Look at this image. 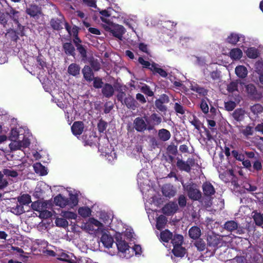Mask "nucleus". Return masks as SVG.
<instances>
[{
  "mask_svg": "<svg viewBox=\"0 0 263 263\" xmlns=\"http://www.w3.org/2000/svg\"><path fill=\"white\" fill-rule=\"evenodd\" d=\"M9 138L11 141L9 144L11 151L21 150L28 147L30 144L29 139L24 135V130L21 127L13 128Z\"/></svg>",
  "mask_w": 263,
  "mask_h": 263,
  "instance_id": "f257e3e1",
  "label": "nucleus"
},
{
  "mask_svg": "<svg viewBox=\"0 0 263 263\" xmlns=\"http://www.w3.org/2000/svg\"><path fill=\"white\" fill-rule=\"evenodd\" d=\"M55 204L61 208L68 206L70 208H73L78 203V198L77 195L70 194L69 199L59 194L54 198Z\"/></svg>",
  "mask_w": 263,
  "mask_h": 263,
  "instance_id": "f03ea898",
  "label": "nucleus"
},
{
  "mask_svg": "<svg viewBox=\"0 0 263 263\" xmlns=\"http://www.w3.org/2000/svg\"><path fill=\"white\" fill-rule=\"evenodd\" d=\"M116 245L120 252V256L126 258H130L133 254L130 253L129 247L124 239H122V235L119 233H116L115 235Z\"/></svg>",
  "mask_w": 263,
  "mask_h": 263,
  "instance_id": "7ed1b4c3",
  "label": "nucleus"
},
{
  "mask_svg": "<svg viewBox=\"0 0 263 263\" xmlns=\"http://www.w3.org/2000/svg\"><path fill=\"white\" fill-rule=\"evenodd\" d=\"M83 228L89 234H95L97 231L103 232L104 226L101 222L94 218H90L84 224Z\"/></svg>",
  "mask_w": 263,
  "mask_h": 263,
  "instance_id": "20e7f679",
  "label": "nucleus"
},
{
  "mask_svg": "<svg viewBox=\"0 0 263 263\" xmlns=\"http://www.w3.org/2000/svg\"><path fill=\"white\" fill-rule=\"evenodd\" d=\"M137 182L143 193L150 189L149 181L147 175L144 171H140L138 174Z\"/></svg>",
  "mask_w": 263,
  "mask_h": 263,
  "instance_id": "39448f33",
  "label": "nucleus"
},
{
  "mask_svg": "<svg viewBox=\"0 0 263 263\" xmlns=\"http://www.w3.org/2000/svg\"><path fill=\"white\" fill-rule=\"evenodd\" d=\"M105 29L106 31L111 32L114 36L120 40H122V36L125 32V29L123 26L118 24H115L112 22L109 29Z\"/></svg>",
  "mask_w": 263,
  "mask_h": 263,
  "instance_id": "423d86ee",
  "label": "nucleus"
},
{
  "mask_svg": "<svg viewBox=\"0 0 263 263\" xmlns=\"http://www.w3.org/2000/svg\"><path fill=\"white\" fill-rule=\"evenodd\" d=\"M185 190L187 192L189 197L194 200H198L201 197V193L194 185H183Z\"/></svg>",
  "mask_w": 263,
  "mask_h": 263,
  "instance_id": "0eeeda50",
  "label": "nucleus"
},
{
  "mask_svg": "<svg viewBox=\"0 0 263 263\" xmlns=\"http://www.w3.org/2000/svg\"><path fill=\"white\" fill-rule=\"evenodd\" d=\"M100 19L102 21V25L104 29H109L111 23L110 19V12L109 10H103L100 11Z\"/></svg>",
  "mask_w": 263,
  "mask_h": 263,
  "instance_id": "6e6552de",
  "label": "nucleus"
},
{
  "mask_svg": "<svg viewBox=\"0 0 263 263\" xmlns=\"http://www.w3.org/2000/svg\"><path fill=\"white\" fill-rule=\"evenodd\" d=\"M207 241L209 246L214 248L221 247L223 243V241L220 236L214 234L208 235Z\"/></svg>",
  "mask_w": 263,
  "mask_h": 263,
  "instance_id": "1a4fd4ad",
  "label": "nucleus"
},
{
  "mask_svg": "<svg viewBox=\"0 0 263 263\" xmlns=\"http://www.w3.org/2000/svg\"><path fill=\"white\" fill-rule=\"evenodd\" d=\"M245 83L240 80H236L231 82L227 86V90L230 92H233L235 91L238 92L242 91Z\"/></svg>",
  "mask_w": 263,
  "mask_h": 263,
  "instance_id": "9d476101",
  "label": "nucleus"
},
{
  "mask_svg": "<svg viewBox=\"0 0 263 263\" xmlns=\"http://www.w3.org/2000/svg\"><path fill=\"white\" fill-rule=\"evenodd\" d=\"M103 229L102 235L101 237V241L104 247L106 248H110L114 242L112 237L108 232L104 231Z\"/></svg>",
  "mask_w": 263,
  "mask_h": 263,
  "instance_id": "9b49d317",
  "label": "nucleus"
},
{
  "mask_svg": "<svg viewBox=\"0 0 263 263\" xmlns=\"http://www.w3.org/2000/svg\"><path fill=\"white\" fill-rule=\"evenodd\" d=\"M245 37L243 35L236 33H231L226 39L227 42L232 44L236 45L238 42H245Z\"/></svg>",
  "mask_w": 263,
  "mask_h": 263,
  "instance_id": "f8f14e48",
  "label": "nucleus"
},
{
  "mask_svg": "<svg viewBox=\"0 0 263 263\" xmlns=\"http://www.w3.org/2000/svg\"><path fill=\"white\" fill-rule=\"evenodd\" d=\"M177 210V204L174 202H170L166 204L162 209L163 213L167 215L175 213Z\"/></svg>",
  "mask_w": 263,
  "mask_h": 263,
  "instance_id": "ddd939ff",
  "label": "nucleus"
},
{
  "mask_svg": "<svg viewBox=\"0 0 263 263\" xmlns=\"http://www.w3.org/2000/svg\"><path fill=\"white\" fill-rule=\"evenodd\" d=\"M50 205L49 202L47 201H37L31 204V207L33 210L40 212L42 210H43L44 208H48V206H50Z\"/></svg>",
  "mask_w": 263,
  "mask_h": 263,
  "instance_id": "4468645a",
  "label": "nucleus"
},
{
  "mask_svg": "<svg viewBox=\"0 0 263 263\" xmlns=\"http://www.w3.org/2000/svg\"><path fill=\"white\" fill-rule=\"evenodd\" d=\"M235 72L238 78L243 79L247 77L248 71L246 66L243 65H238L236 67Z\"/></svg>",
  "mask_w": 263,
  "mask_h": 263,
  "instance_id": "2eb2a0df",
  "label": "nucleus"
},
{
  "mask_svg": "<svg viewBox=\"0 0 263 263\" xmlns=\"http://www.w3.org/2000/svg\"><path fill=\"white\" fill-rule=\"evenodd\" d=\"M83 129L84 125L82 122H75L71 126L72 132L76 136L81 135Z\"/></svg>",
  "mask_w": 263,
  "mask_h": 263,
  "instance_id": "dca6fc26",
  "label": "nucleus"
},
{
  "mask_svg": "<svg viewBox=\"0 0 263 263\" xmlns=\"http://www.w3.org/2000/svg\"><path fill=\"white\" fill-rule=\"evenodd\" d=\"M135 129L139 132H142L146 129V124L144 120L141 118H137L134 121Z\"/></svg>",
  "mask_w": 263,
  "mask_h": 263,
  "instance_id": "f3484780",
  "label": "nucleus"
},
{
  "mask_svg": "<svg viewBox=\"0 0 263 263\" xmlns=\"http://www.w3.org/2000/svg\"><path fill=\"white\" fill-rule=\"evenodd\" d=\"M242 51L238 48H234L229 52V57L233 60H238L242 57Z\"/></svg>",
  "mask_w": 263,
  "mask_h": 263,
  "instance_id": "a211bd4d",
  "label": "nucleus"
},
{
  "mask_svg": "<svg viewBox=\"0 0 263 263\" xmlns=\"http://www.w3.org/2000/svg\"><path fill=\"white\" fill-rule=\"evenodd\" d=\"M115 89L111 85L105 84L102 87V92L103 95L107 97L110 98L114 93Z\"/></svg>",
  "mask_w": 263,
  "mask_h": 263,
  "instance_id": "6ab92c4d",
  "label": "nucleus"
},
{
  "mask_svg": "<svg viewBox=\"0 0 263 263\" xmlns=\"http://www.w3.org/2000/svg\"><path fill=\"white\" fill-rule=\"evenodd\" d=\"M240 133L242 134L243 136L248 139L249 137L252 136L254 133V127L250 125L242 126L239 129Z\"/></svg>",
  "mask_w": 263,
  "mask_h": 263,
  "instance_id": "aec40b11",
  "label": "nucleus"
},
{
  "mask_svg": "<svg viewBox=\"0 0 263 263\" xmlns=\"http://www.w3.org/2000/svg\"><path fill=\"white\" fill-rule=\"evenodd\" d=\"M158 136L161 141H166L170 139L171 134L167 129L162 128L159 130Z\"/></svg>",
  "mask_w": 263,
  "mask_h": 263,
  "instance_id": "412c9836",
  "label": "nucleus"
},
{
  "mask_svg": "<svg viewBox=\"0 0 263 263\" xmlns=\"http://www.w3.org/2000/svg\"><path fill=\"white\" fill-rule=\"evenodd\" d=\"M149 69L154 73H158L160 76L162 77H166L167 76V72L161 68L159 66L155 63H152L151 67H149Z\"/></svg>",
  "mask_w": 263,
  "mask_h": 263,
  "instance_id": "4be33fe9",
  "label": "nucleus"
},
{
  "mask_svg": "<svg viewBox=\"0 0 263 263\" xmlns=\"http://www.w3.org/2000/svg\"><path fill=\"white\" fill-rule=\"evenodd\" d=\"M245 52L247 57L250 59H256L259 54L258 50L255 47H249Z\"/></svg>",
  "mask_w": 263,
  "mask_h": 263,
  "instance_id": "5701e85b",
  "label": "nucleus"
},
{
  "mask_svg": "<svg viewBox=\"0 0 263 263\" xmlns=\"http://www.w3.org/2000/svg\"><path fill=\"white\" fill-rule=\"evenodd\" d=\"M26 13L32 17H35L40 14V8L35 5H31L26 9Z\"/></svg>",
  "mask_w": 263,
  "mask_h": 263,
  "instance_id": "b1692460",
  "label": "nucleus"
},
{
  "mask_svg": "<svg viewBox=\"0 0 263 263\" xmlns=\"http://www.w3.org/2000/svg\"><path fill=\"white\" fill-rule=\"evenodd\" d=\"M202 189L204 194L206 196H211L214 195L215 191L213 185L210 183H205L202 185Z\"/></svg>",
  "mask_w": 263,
  "mask_h": 263,
  "instance_id": "393cba45",
  "label": "nucleus"
},
{
  "mask_svg": "<svg viewBox=\"0 0 263 263\" xmlns=\"http://www.w3.org/2000/svg\"><path fill=\"white\" fill-rule=\"evenodd\" d=\"M6 14L9 15L13 21L18 23V19L19 17V12L15 10L12 7L8 8L6 10Z\"/></svg>",
  "mask_w": 263,
  "mask_h": 263,
  "instance_id": "a878e982",
  "label": "nucleus"
},
{
  "mask_svg": "<svg viewBox=\"0 0 263 263\" xmlns=\"http://www.w3.org/2000/svg\"><path fill=\"white\" fill-rule=\"evenodd\" d=\"M255 71L259 74V81L261 83L263 84V62L258 61L255 63Z\"/></svg>",
  "mask_w": 263,
  "mask_h": 263,
  "instance_id": "bb28decb",
  "label": "nucleus"
},
{
  "mask_svg": "<svg viewBox=\"0 0 263 263\" xmlns=\"http://www.w3.org/2000/svg\"><path fill=\"white\" fill-rule=\"evenodd\" d=\"M189 234L191 238L196 239L200 236L201 231L199 228L197 227H193L190 229Z\"/></svg>",
  "mask_w": 263,
  "mask_h": 263,
  "instance_id": "cd10ccee",
  "label": "nucleus"
},
{
  "mask_svg": "<svg viewBox=\"0 0 263 263\" xmlns=\"http://www.w3.org/2000/svg\"><path fill=\"white\" fill-rule=\"evenodd\" d=\"M177 166L180 170L187 172L191 170V166L189 161L185 162L182 160H178L177 162Z\"/></svg>",
  "mask_w": 263,
  "mask_h": 263,
  "instance_id": "c85d7f7f",
  "label": "nucleus"
},
{
  "mask_svg": "<svg viewBox=\"0 0 263 263\" xmlns=\"http://www.w3.org/2000/svg\"><path fill=\"white\" fill-rule=\"evenodd\" d=\"M80 66L75 64H71L68 68V73L73 76H76L80 73Z\"/></svg>",
  "mask_w": 263,
  "mask_h": 263,
  "instance_id": "c756f323",
  "label": "nucleus"
},
{
  "mask_svg": "<svg viewBox=\"0 0 263 263\" xmlns=\"http://www.w3.org/2000/svg\"><path fill=\"white\" fill-rule=\"evenodd\" d=\"M34 171L40 175H46L47 174V170L45 166L40 163H36L33 165Z\"/></svg>",
  "mask_w": 263,
  "mask_h": 263,
  "instance_id": "7c9ffc66",
  "label": "nucleus"
},
{
  "mask_svg": "<svg viewBox=\"0 0 263 263\" xmlns=\"http://www.w3.org/2000/svg\"><path fill=\"white\" fill-rule=\"evenodd\" d=\"M84 78L87 81H91L93 77L92 71L88 66H84L82 70Z\"/></svg>",
  "mask_w": 263,
  "mask_h": 263,
  "instance_id": "2f4dec72",
  "label": "nucleus"
},
{
  "mask_svg": "<svg viewBox=\"0 0 263 263\" xmlns=\"http://www.w3.org/2000/svg\"><path fill=\"white\" fill-rule=\"evenodd\" d=\"M116 233H119L120 235H122V239H126L127 240H130L132 239V238L134 236V232L131 228H127L126 229L125 231L124 232H122L121 233L120 232H117Z\"/></svg>",
  "mask_w": 263,
  "mask_h": 263,
  "instance_id": "473e14b6",
  "label": "nucleus"
},
{
  "mask_svg": "<svg viewBox=\"0 0 263 263\" xmlns=\"http://www.w3.org/2000/svg\"><path fill=\"white\" fill-rule=\"evenodd\" d=\"M91 212V210L88 206L80 207L78 209L79 214L84 218L89 217Z\"/></svg>",
  "mask_w": 263,
  "mask_h": 263,
  "instance_id": "72a5a7b5",
  "label": "nucleus"
},
{
  "mask_svg": "<svg viewBox=\"0 0 263 263\" xmlns=\"http://www.w3.org/2000/svg\"><path fill=\"white\" fill-rule=\"evenodd\" d=\"M163 194L168 197H173L175 195V191L173 190V187L170 185H166L162 188Z\"/></svg>",
  "mask_w": 263,
  "mask_h": 263,
  "instance_id": "f704fd0d",
  "label": "nucleus"
},
{
  "mask_svg": "<svg viewBox=\"0 0 263 263\" xmlns=\"http://www.w3.org/2000/svg\"><path fill=\"white\" fill-rule=\"evenodd\" d=\"M172 252L175 256L182 257L185 254V249L181 245L177 246L173 248Z\"/></svg>",
  "mask_w": 263,
  "mask_h": 263,
  "instance_id": "c9c22d12",
  "label": "nucleus"
},
{
  "mask_svg": "<svg viewBox=\"0 0 263 263\" xmlns=\"http://www.w3.org/2000/svg\"><path fill=\"white\" fill-rule=\"evenodd\" d=\"M191 89L194 91H195L199 95L204 96L206 94V90L203 87H200L196 84H191L190 86Z\"/></svg>",
  "mask_w": 263,
  "mask_h": 263,
  "instance_id": "e433bc0d",
  "label": "nucleus"
},
{
  "mask_svg": "<svg viewBox=\"0 0 263 263\" xmlns=\"http://www.w3.org/2000/svg\"><path fill=\"white\" fill-rule=\"evenodd\" d=\"M167 221L166 217L163 215H160L157 219L156 228L158 230L163 229Z\"/></svg>",
  "mask_w": 263,
  "mask_h": 263,
  "instance_id": "4c0bfd02",
  "label": "nucleus"
},
{
  "mask_svg": "<svg viewBox=\"0 0 263 263\" xmlns=\"http://www.w3.org/2000/svg\"><path fill=\"white\" fill-rule=\"evenodd\" d=\"M172 233L166 230L160 233V239L164 242H167L172 238Z\"/></svg>",
  "mask_w": 263,
  "mask_h": 263,
  "instance_id": "58836bf2",
  "label": "nucleus"
},
{
  "mask_svg": "<svg viewBox=\"0 0 263 263\" xmlns=\"http://www.w3.org/2000/svg\"><path fill=\"white\" fill-rule=\"evenodd\" d=\"M224 228L229 231H233L238 228V224L234 221H228L224 224Z\"/></svg>",
  "mask_w": 263,
  "mask_h": 263,
  "instance_id": "ea45409f",
  "label": "nucleus"
},
{
  "mask_svg": "<svg viewBox=\"0 0 263 263\" xmlns=\"http://www.w3.org/2000/svg\"><path fill=\"white\" fill-rule=\"evenodd\" d=\"M183 237L181 235H175L172 238V243L174 248L177 246H181L183 242Z\"/></svg>",
  "mask_w": 263,
  "mask_h": 263,
  "instance_id": "a19ab883",
  "label": "nucleus"
},
{
  "mask_svg": "<svg viewBox=\"0 0 263 263\" xmlns=\"http://www.w3.org/2000/svg\"><path fill=\"white\" fill-rule=\"evenodd\" d=\"M253 214L252 217L255 224L258 226H261L263 223V218L261 214L256 212H253Z\"/></svg>",
  "mask_w": 263,
  "mask_h": 263,
  "instance_id": "79ce46f5",
  "label": "nucleus"
},
{
  "mask_svg": "<svg viewBox=\"0 0 263 263\" xmlns=\"http://www.w3.org/2000/svg\"><path fill=\"white\" fill-rule=\"evenodd\" d=\"M245 115V111L241 109H237L233 113V116L234 118L238 121H241L243 119Z\"/></svg>",
  "mask_w": 263,
  "mask_h": 263,
  "instance_id": "37998d69",
  "label": "nucleus"
},
{
  "mask_svg": "<svg viewBox=\"0 0 263 263\" xmlns=\"http://www.w3.org/2000/svg\"><path fill=\"white\" fill-rule=\"evenodd\" d=\"M65 28L70 36H76L78 35V28L77 26L71 27L66 23Z\"/></svg>",
  "mask_w": 263,
  "mask_h": 263,
  "instance_id": "c03bdc74",
  "label": "nucleus"
},
{
  "mask_svg": "<svg viewBox=\"0 0 263 263\" xmlns=\"http://www.w3.org/2000/svg\"><path fill=\"white\" fill-rule=\"evenodd\" d=\"M18 201L21 205L28 204L31 202V197L28 194H24L18 198Z\"/></svg>",
  "mask_w": 263,
  "mask_h": 263,
  "instance_id": "a18cd8bd",
  "label": "nucleus"
},
{
  "mask_svg": "<svg viewBox=\"0 0 263 263\" xmlns=\"http://www.w3.org/2000/svg\"><path fill=\"white\" fill-rule=\"evenodd\" d=\"M63 48L66 54L73 55L74 53V48L71 43H65L63 45Z\"/></svg>",
  "mask_w": 263,
  "mask_h": 263,
  "instance_id": "49530a36",
  "label": "nucleus"
},
{
  "mask_svg": "<svg viewBox=\"0 0 263 263\" xmlns=\"http://www.w3.org/2000/svg\"><path fill=\"white\" fill-rule=\"evenodd\" d=\"M10 211L15 215H21L24 212V207L21 204H17L16 206L11 208Z\"/></svg>",
  "mask_w": 263,
  "mask_h": 263,
  "instance_id": "de8ad7c7",
  "label": "nucleus"
},
{
  "mask_svg": "<svg viewBox=\"0 0 263 263\" xmlns=\"http://www.w3.org/2000/svg\"><path fill=\"white\" fill-rule=\"evenodd\" d=\"M62 21L60 19H52L50 25L54 29L59 30L62 28Z\"/></svg>",
  "mask_w": 263,
  "mask_h": 263,
  "instance_id": "09e8293b",
  "label": "nucleus"
},
{
  "mask_svg": "<svg viewBox=\"0 0 263 263\" xmlns=\"http://www.w3.org/2000/svg\"><path fill=\"white\" fill-rule=\"evenodd\" d=\"M45 185H46V184L44 182H41V183H38V184L37 185V186L35 188V190L33 194V195L34 196L36 197L37 198H40L41 194L43 192V191H42L41 188V187H43Z\"/></svg>",
  "mask_w": 263,
  "mask_h": 263,
  "instance_id": "8fccbe9b",
  "label": "nucleus"
},
{
  "mask_svg": "<svg viewBox=\"0 0 263 263\" xmlns=\"http://www.w3.org/2000/svg\"><path fill=\"white\" fill-rule=\"evenodd\" d=\"M62 214L64 218L68 219H76L77 217V214L72 212L63 211Z\"/></svg>",
  "mask_w": 263,
  "mask_h": 263,
  "instance_id": "3c124183",
  "label": "nucleus"
},
{
  "mask_svg": "<svg viewBox=\"0 0 263 263\" xmlns=\"http://www.w3.org/2000/svg\"><path fill=\"white\" fill-rule=\"evenodd\" d=\"M124 103L128 108L134 109L136 107L135 101L132 97L126 98L124 100Z\"/></svg>",
  "mask_w": 263,
  "mask_h": 263,
  "instance_id": "603ef678",
  "label": "nucleus"
},
{
  "mask_svg": "<svg viewBox=\"0 0 263 263\" xmlns=\"http://www.w3.org/2000/svg\"><path fill=\"white\" fill-rule=\"evenodd\" d=\"M55 222L57 226L61 227H66L68 225V223L65 218H57Z\"/></svg>",
  "mask_w": 263,
  "mask_h": 263,
  "instance_id": "864d4df0",
  "label": "nucleus"
},
{
  "mask_svg": "<svg viewBox=\"0 0 263 263\" xmlns=\"http://www.w3.org/2000/svg\"><path fill=\"white\" fill-rule=\"evenodd\" d=\"M47 208H44L43 210H42L40 212L39 217L41 218L46 219L52 216V213L51 212L47 210Z\"/></svg>",
  "mask_w": 263,
  "mask_h": 263,
  "instance_id": "5fc2aeb1",
  "label": "nucleus"
},
{
  "mask_svg": "<svg viewBox=\"0 0 263 263\" xmlns=\"http://www.w3.org/2000/svg\"><path fill=\"white\" fill-rule=\"evenodd\" d=\"M130 253L134 255H140L141 253V247L139 245H135L133 247H130Z\"/></svg>",
  "mask_w": 263,
  "mask_h": 263,
  "instance_id": "6e6d98bb",
  "label": "nucleus"
},
{
  "mask_svg": "<svg viewBox=\"0 0 263 263\" xmlns=\"http://www.w3.org/2000/svg\"><path fill=\"white\" fill-rule=\"evenodd\" d=\"M251 110L254 114H258L263 111V107L261 105L256 104L251 107Z\"/></svg>",
  "mask_w": 263,
  "mask_h": 263,
  "instance_id": "4d7b16f0",
  "label": "nucleus"
},
{
  "mask_svg": "<svg viewBox=\"0 0 263 263\" xmlns=\"http://www.w3.org/2000/svg\"><path fill=\"white\" fill-rule=\"evenodd\" d=\"M224 107L226 110L232 111L236 107V103L232 101H228L224 103Z\"/></svg>",
  "mask_w": 263,
  "mask_h": 263,
  "instance_id": "13d9d810",
  "label": "nucleus"
},
{
  "mask_svg": "<svg viewBox=\"0 0 263 263\" xmlns=\"http://www.w3.org/2000/svg\"><path fill=\"white\" fill-rule=\"evenodd\" d=\"M3 172L4 175L8 176L15 177L17 176V173L16 171L11 170V169H8V168L4 169L3 170Z\"/></svg>",
  "mask_w": 263,
  "mask_h": 263,
  "instance_id": "bf43d9fd",
  "label": "nucleus"
},
{
  "mask_svg": "<svg viewBox=\"0 0 263 263\" xmlns=\"http://www.w3.org/2000/svg\"><path fill=\"white\" fill-rule=\"evenodd\" d=\"M100 219L103 221V222L106 224H109L111 221L109 216L105 213H102L100 215Z\"/></svg>",
  "mask_w": 263,
  "mask_h": 263,
  "instance_id": "052dcab7",
  "label": "nucleus"
},
{
  "mask_svg": "<svg viewBox=\"0 0 263 263\" xmlns=\"http://www.w3.org/2000/svg\"><path fill=\"white\" fill-rule=\"evenodd\" d=\"M245 87L247 92L251 95H253L256 91V88L253 84H248L243 86V87Z\"/></svg>",
  "mask_w": 263,
  "mask_h": 263,
  "instance_id": "680f3d73",
  "label": "nucleus"
},
{
  "mask_svg": "<svg viewBox=\"0 0 263 263\" xmlns=\"http://www.w3.org/2000/svg\"><path fill=\"white\" fill-rule=\"evenodd\" d=\"M232 154L233 156V157H235V158H236V159L238 161H241L245 159L244 155L241 154H239L236 151H232Z\"/></svg>",
  "mask_w": 263,
  "mask_h": 263,
  "instance_id": "e2e57ef3",
  "label": "nucleus"
},
{
  "mask_svg": "<svg viewBox=\"0 0 263 263\" xmlns=\"http://www.w3.org/2000/svg\"><path fill=\"white\" fill-rule=\"evenodd\" d=\"M200 108L204 114L209 112V106L205 100H203L201 101Z\"/></svg>",
  "mask_w": 263,
  "mask_h": 263,
  "instance_id": "0e129e2a",
  "label": "nucleus"
},
{
  "mask_svg": "<svg viewBox=\"0 0 263 263\" xmlns=\"http://www.w3.org/2000/svg\"><path fill=\"white\" fill-rule=\"evenodd\" d=\"M174 109L177 113H179L180 114H183L184 113L183 107L179 103L177 102L175 104Z\"/></svg>",
  "mask_w": 263,
  "mask_h": 263,
  "instance_id": "69168bd1",
  "label": "nucleus"
},
{
  "mask_svg": "<svg viewBox=\"0 0 263 263\" xmlns=\"http://www.w3.org/2000/svg\"><path fill=\"white\" fill-rule=\"evenodd\" d=\"M212 68L211 65H207L205 68L203 70L204 76L206 78L209 79L210 78V74L212 71Z\"/></svg>",
  "mask_w": 263,
  "mask_h": 263,
  "instance_id": "338daca9",
  "label": "nucleus"
},
{
  "mask_svg": "<svg viewBox=\"0 0 263 263\" xmlns=\"http://www.w3.org/2000/svg\"><path fill=\"white\" fill-rule=\"evenodd\" d=\"M103 82L98 78H95L93 80V86L96 88H100L102 87Z\"/></svg>",
  "mask_w": 263,
  "mask_h": 263,
  "instance_id": "774afa93",
  "label": "nucleus"
}]
</instances>
